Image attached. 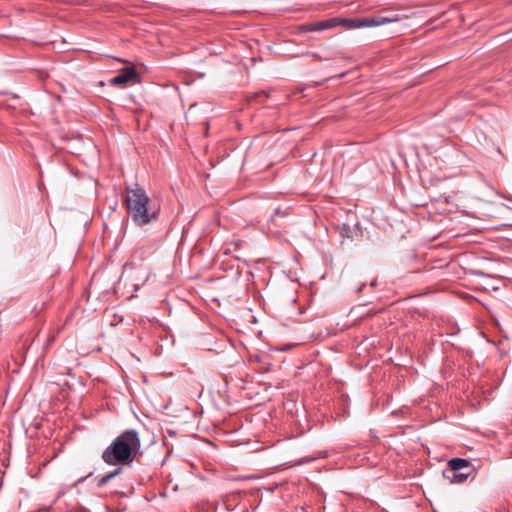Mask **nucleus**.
<instances>
[{
  "instance_id": "1a4fd4ad",
  "label": "nucleus",
  "mask_w": 512,
  "mask_h": 512,
  "mask_svg": "<svg viewBox=\"0 0 512 512\" xmlns=\"http://www.w3.org/2000/svg\"><path fill=\"white\" fill-rule=\"evenodd\" d=\"M122 472H123V468L118 467L110 473H111L112 477L115 478L116 476L120 475Z\"/></svg>"
},
{
  "instance_id": "6e6552de",
  "label": "nucleus",
  "mask_w": 512,
  "mask_h": 512,
  "mask_svg": "<svg viewBox=\"0 0 512 512\" xmlns=\"http://www.w3.org/2000/svg\"><path fill=\"white\" fill-rule=\"evenodd\" d=\"M337 20L336 19H329V20H325V25H327V29H330V28H333L337 25Z\"/></svg>"
},
{
  "instance_id": "f257e3e1",
  "label": "nucleus",
  "mask_w": 512,
  "mask_h": 512,
  "mask_svg": "<svg viewBox=\"0 0 512 512\" xmlns=\"http://www.w3.org/2000/svg\"><path fill=\"white\" fill-rule=\"evenodd\" d=\"M124 205L128 215L138 226H144L156 220L160 212L159 207L150 204L148 195L139 184L126 188Z\"/></svg>"
},
{
  "instance_id": "423d86ee",
  "label": "nucleus",
  "mask_w": 512,
  "mask_h": 512,
  "mask_svg": "<svg viewBox=\"0 0 512 512\" xmlns=\"http://www.w3.org/2000/svg\"><path fill=\"white\" fill-rule=\"evenodd\" d=\"M387 21L388 20L386 18H366L359 25H357V27L380 25Z\"/></svg>"
},
{
  "instance_id": "0eeeda50",
  "label": "nucleus",
  "mask_w": 512,
  "mask_h": 512,
  "mask_svg": "<svg viewBox=\"0 0 512 512\" xmlns=\"http://www.w3.org/2000/svg\"><path fill=\"white\" fill-rule=\"evenodd\" d=\"M241 243L239 241H231L226 243L224 254H232L240 249Z\"/></svg>"
},
{
  "instance_id": "7ed1b4c3",
  "label": "nucleus",
  "mask_w": 512,
  "mask_h": 512,
  "mask_svg": "<svg viewBox=\"0 0 512 512\" xmlns=\"http://www.w3.org/2000/svg\"><path fill=\"white\" fill-rule=\"evenodd\" d=\"M470 462L463 458H453L448 462V468L443 471V476L451 483H463L469 476V473L462 472L468 468Z\"/></svg>"
},
{
  "instance_id": "9b49d317",
  "label": "nucleus",
  "mask_w": 512,
  "mask_h": 512,
  "mask_svg": "<svg viewBox=\"0 0 512 512\" xmlns=\"http://www.w3.org/2000/svg\"><path fill=\"white\" fill-rule=\"evenodd\" d=\"M348 232H349V228L344 224V225H343V228H342V232H341V234H342L343 236H347V237H349V233H348Z\"/></svg>"
},
{
  "instance_id": "4468645a",
  "label": "nucleus",
  "mask_w": 512,
  "mask_h": 512,
  "mask_svg": "<svg viewBox=\"0 0 512 512\" xmlns=\"http://www.w3.org/2000/svg\"><path fill=\"white\" fill-rule=\"evenodd\" d=\"M364 285H362L361 287L358 288V292L362 291Z\"/></svg>"
},
{
  "instance_id": "ddd939ff",
  "label": "nucleus",
  "mask_w": 512,
  "mask_h": 512,
  "mask_svg": "<svg viewBox=\"0 0 512 512\" xmlns=\"http://www.w3.org/2000/svg\"><path fill=\"white\" fill-rule=\"evenodd\" d=\"M103 479L105 480V483L107 484L111 479H113L111 473H107L106 475L102 476Z\"/></svg>"
},
{
  "instance_id": "20e7f679",
  "label": "nucleus",
  "mask_w": 512,
  "mask_h": 512,
  "mask_svg": "<svg viewBox=\"0 0 512 512\" xmlns=\"http://www.w3.org/2000/svg\"><path fill=\"white\" fill-rule=\"evenodd\" d=\"M140 77L133 65L123 67L119 73L109 80L111 86L126 87L129 83L139 82Z\"/></svg>"
},
{
  "instance_id": "9d476101",
  "label": "nucleus",
  "mask_w": 512,
  "mask_h": 512,
  "mask_svg": "<svg viewBox=\"0 0 512 512\" xmlns=\"http://www.w3.org/2000/svg\"><path fill=\"white\" fill-rule=\"evenodd\" d=\"M104 485H106V483H105V480L103 479V477H100V478H97V479H96V486H97L98 488H101V487H103Z\"/></svg>"
},
{
  "instance_id": "f8f14e48",
  "label": "nucleus",
  "mask_w": 512,
  "mask_h": 512,
  "mask_svg": "<svg viewBox=\"0 0 512 512\" xmlns=\"http://www.w3.org/2000/svg\"><path fill=\"white\" fill-rule=\"evenodd\" d=\"M103 479L105 480V483L107 484L111 479H113L111 473H107L106 475L102 476Z\"/></svg>"
},
{
  "instance_id": "39448f33",
  "label": "nucleus",
  "mask_w": 512,
  "mask_h": 512,
  "mask_svg": "<svg viewBox=\"0 0 512 512\" xmlns=\"http://www.w3.org/2000/svg\"><path fill=\"white\" fill-rule=\"evenodd\" d=\"M303 27L306 31H322L327 29L324 21L305 24Z\"/></svg>"
},
{
  "instance_id": "f03ea898",
  "label": "nucleus",
  "mask_w": 512,
  "mask_h": 512,
  "mask_svg": "<svg viewBox=\"0 0 512 512\" xmlns=\"http://www.w3.org/2000/svg\"><path fill=\"white\" fill-rule=\"evenodd\" d=\"M140 446L138 433L133 429L125 430L103 451L102 460L111 466L130 463L139 452Z\"/></svg>"
}]
</instances>
